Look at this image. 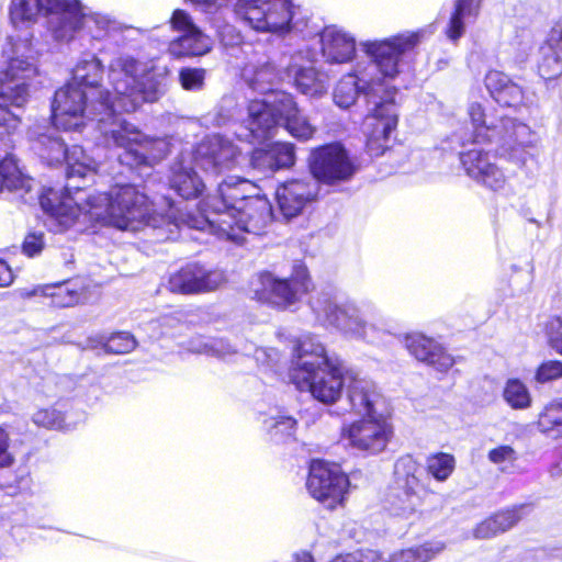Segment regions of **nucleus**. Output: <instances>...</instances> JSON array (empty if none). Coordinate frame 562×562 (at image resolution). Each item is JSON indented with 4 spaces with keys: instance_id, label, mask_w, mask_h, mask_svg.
I'll list each match as a JSON object with an SVG mask.
<instances>
[{
    "instance_id": "603ef678",
    "label": "nucleus",
    "mask_w": 562,
    "mask_h": 562,
    "mask_svg": "<svg viewBox=\"0 0 562 562\" xmlns=\"http://www.w3.org/2000/svg\"><path fill=\"white\" fill-rule=\"evenodd\" d=\"M205 70L201 68H182L179 72V80L186 90H200L204 85Z\"/></svg>"
},
{
    "instance_id": "72a5a7b5",
    "label": "nucleus",
    "mask_w": 562,
    "mask_h": 562,
    "mask_svg": "<svg viewBox=\"0 0 562 562\" xmlns=\"http://www.w3.org/2000/svg\"><path fill=\"white\" fill-rule=\"evenodd\" d=\"M211 38L202 31L182 34L169 44V52L176 57L202 56L212 48Z\"/></svg>"
},
{
    "instance_id": "f704fd0d",
    "label": "nucleus",
    "mask_w": 562,
    "mask_h": 562,
    "mask_svg": "<svg viewBox=\"0 0 562 562\" xmlns=\"http://www.w3.org/2000/svg\"><path fill=\"white\" fill-rule=\"evenodd\" d=\"M243 76L254 91L263 95L261 99H267L269 94L280 91L272 89L277 82L278 72L276 67L268 61L259 66H247Z\"/></svg>"
},
{
    "instance_id": "6ab92c4d",
    "label": "nucleus",
    "mask_w": 562,
    "mask_h": 562,
    "mask_svg": "<svg viewBox=\"0 0 562 562\" xmlns=\"http://www.w3.org/2000/svg\"><path fill=\"white\" fill-rule=\"evenodd\" d=\"M308 52L299 50L291 56L286 75L295 89L311 99H321L327 94L329 76L307 60Z\"/></svg>"
},
{
    "instance_id": "79ce46f5",
    "label": "nucleus",
    "mask_w": 562,
    "mask_h": 562,
    "mask_svg": "<svg viewBox=\"0 0 562 562\" xmlns=\"http://www.w3.org/2000/svg\"><path fill=\"white\" fill-rule=\"evenodd\" d=\"M456 469V459L452 454L437 452L427 457V473L437 482H446Z\"/></svg>"
},
{
    "instance_id": "f3484780",
    "label": "nucleus",
    "mask_w": 562,
    "mask_h": 562,
    "mask_svg": "<svg viewBox=\"0 0 562 562\" xmlns=\"http://www.w3.org/2000/svg\"><path fill=\"white\" fill-rule=\"evenodd\" d=\"M310 494L328 508L344 501L349 487L348 476L336 464L314 460L306 482Z\"/></svg>"
},
{
    "instance_id": "ddd939ff",
    "label": "nucleus",
    "mask_w": 562,
    "mask_h": 562,
    "mask_svg": "<svg viewBox=\"0 0 562 562\" xmlns=\"http://www.w3.org/2000/svg\"><path fill=\"white\" fill-rule=\"evenodd\" d=\"M392 436V426L381 416L363 417L345 424L340 434L346 447L367 456L384 451Z\"/></svg>"
},
{
    "instance_id": "774afa93",
    "label": "nucleus",
    "mask_w": 562,
    "mask_h": 562,
    "mask_svg": "<svg viewBox=\"0 0 562 562\" xmlns=\"http://www.w3.org/2000/svg\"><path fill=\"white\" fill-rule=\"evenodd\" d=\"M296 562H314V561H313V558L311 554L302 553L301 555L297 557Z\"/></svg>"
},
{
    "instance_id": "9d476101",
    "label": "nucleus",
    "mask_w": 562,
    "mask_h": 562,
    "mask_svg": "<svg viewBox=\"0 0 562 562\" xmlns=\"http://www.w3.org/2000/svg\"><path fill=\"white\" fill-rule=\"evenodd\" d=\"M36 75L35 64L23 56L9 57L0 66V125L18 126L19 117L9 105L21 108L29 98L27 81Z\"/></svg>"
},
{
    "instance_id": "a878e982",
    "label": "nucleus",
    "mask_w": 562,
    "mask_h": 562,
    "mask_svg": "<svg viewBox=\"0 0 562 562\" xmlns=\"http://www.w3.org/2000/svg\"><path fill=\"white\" fill-rule=\"evenodd\" d=\"M194 167V160L189 154H182L171 167L170 187L183 199L198 198L205 188Z\"/></svg>"
},
{
    "instance_id": "a19ab883",
    "label": "nucleus",
    "mask_w": 562,
    "mask_h": 562,
    "mask_svg": "<svg viewBox=\"0 0 562 562\" xmlns=\"http://www.w3.org/2000/svg\"><path fill=\"white\" fill-rule=\"evenodd\" d=\"M504 401L517 411H524L531 406L532 396L527 385L518 379H509L503 390Z\"/></svg>"
},
{
    "instance_id": "69168bd1",
    "label": "nucleus",
    "mask_w": 562,
    "mask_h": 562,
    "mask_svg": "<svg viewBox=\"0 0 562 562\" xmlns=\"http://www.w3.org/2000/svg\"><path fill=\"white\" fill-rule=\"evenodd\" d=\"M557 323L561 331L550 338V345L558 353L562 356V321L557 319Z\"/></svg>"
},
{
    "instance_id": "1a4fd4ad",
    "label": "nucleus",
    "mask_w": 562,
    "mask_h": 562,
    "mask_svg": "<svg viewBox=\"0 0 562 562\" xmlns=\"http://www.w3.org/2000/svg\"><path fill=\"white\" fill-rule=\"evenodd\" d=\"M311 306L319 321L367 342L376 344L393 334L392 326L383 319L366 321L353 303L338 304L330 292H319L312 299Z\"/></svg>"
},
{
    "instance_id": "aec40b11",
    "label": "nucleus",
    "mask_w": 562,
    "mask_h": 562,
    "mask_svg": "<svg viewBox=\"0 0 562 562\" xmlns=\"http://www.w3.org/2000/svg\"><path fill=\"white\" fill-rule=\"evenodd\" d=\"M318 182L310 176L291 179L278 187L276 198L282 215L292 218L316 201Z\"/></svg>"
},
{
    "instance_id": "3c124183",
    "label": "nucleus",
    "mask_w": 562,
    "mask_h": 562,
    "mask_svg": "<svg viewBox=\"0 0 562 562\" xmlns=\"http://www.w3.org/2000/svg\"><path fill=\"white\" fill-rule=\"evenodd\" d=\"M562 378V362L558 360H548L542 362L535 374L537 383L544 384Z\"/></svg>"
},
{
    "instance_id": "680f3d73",
    "label": "nucleus",
    "mask_w": 562,
    "mask_h": 562,
    "mask_svg": "<svg viewBox=\"0 0 562 562\" xmlns=\"http://www.w3.org/2000/svg\"><path fill=\"white\" fill-rule=\"evenodd\" d=\"M255 358L257 361L270 366L272 363L278 362L280 355L278 350L273 348H257L255 351Z\"/></svg>"
},
{
    "instance_id": "13d9d810",
    "label": "nucleus",
    "mask_w": 562,
    "mask_h": 562,
    "mask_svg": "<svg viewBox=\"0 0 562 562\" xmlns=\"http://www.w3.org/2000/svg\"><path fill=\"white\" fill-rule=\"evenodd\" d=\"M542 46L547 50L554 49L562 54V18L554 22Z\"/></svg>"
},
{
    "instance_id": "c03bdc74",
    "label": "nucleus",
    "mask_w": 562,
    "mask_h": 562,
    "mask_svg": "<svg viewBox=\"0 0 562 562\" xmlns=\"http://www.w3.org/2000/svg\"><path fill=\"white\" fill-rule=\"evenodd\" d=\"M196 268L198 265H188L169 279V289L175 293H196Z\"/></svg>"
},
{
    "instance_id": "6e6552de",
    "label": "nucleus",
    "mask_w": 562,
    "mask_h": 562,
    "mask_svg": "<svg viewBox=\"0 0 562 562\" xmlns=\"http://www.w3.org/2000/svg\"><path fill=\"white\" fill-rule=\"evenodd\" d=\"M94 199L93 216L119 229L138 231L143 226L158 227L165 222L161 215L155 213L147 195L135 186H115L109 193L94 192Z\"/></svg>"
},
{
    "instance_id": "8fccbe9b",
    "label": "nucleus",
    "mask_w": 562,
    "mask_h": 562,
    "mask_svg": "<svg viewBox=\"0 0 562 562\" xmlns=\"http://www.w3.org/2000/svg\"><path fill=\"white\" fill-rule=\"evenodd\" d=\"M135 347V338L126 331L112 335L104 344V348L108 352L117 355L128 353L134 350Z\"/></svg>"
},
{
    "instance_id": "2f4dec72",
    "label": "nucleus",
    "mask_w": 562,
    "mask_h": 562,
    "mask_svg": "<svg viewBox=\"0 0 562 562\" xmlns=\"http://www.w3.org/2000/svg\"><path fill=\"white\" fill-rule=\"evenodd\" d=\"M482 0H454L453 10L445 30L451 42H457L465 33V25L474 21L481 8Z\"/></svg>"
},
{
    "instance_id": "c85d7f7f",
    "label": "nucleus",
    "mask_w": 562,
    "mask_h": 562,
    "mask_svg": "<svg viewBox=\"0 0 562 562\" xmlns=\"http://www.w3.org/2000/svg\"><path fill=\"white\" fill-rule=\"evenodd\" d=\"M524 506L499 510L487 517L473 529L476 539H490L513 528L521 518Z\"/></svg>"
},
{
    "instance_id": "bb28decb",
    "label": "nucleus",
    "mask_w": 562,
    "mask_h": 562,
    "mask_svg": "<svg viewBox=\"0 0 562 562\" xmlns=\"http://www.w3.org/2000/svg\"><path fill=\"white\" fill-rule=\"evenodd\" d=\"M31 146L33 151L47 164H57L66 161L67 170H69V155L77 148H80L85 154L82 147L72 146L70 149L66 148L64 140L57 136L55 131L47 133H31ZM68 176V171H66Z\"/></svg>"
},
{
    "instance_id": "37998d69",
    "label": "nucleus",
    "mask_w": 562,
    "mask_h": 562,
    "mask_svg": "<svg viewBox=\"0 0 562 562\" xmlns=\"http://www.w3.org/2000/svg\"><path fill=\"white\" fill-rule=\"evenodd\" d=\"M405 346L417 360L427 362L436 356L435 350L439 345L431 338L414 333L405 337Z\"/></svg>"
},
{
    "instance_id": "e433bc0d",
    "label": "nucleus",
    "mask_w": 562,
    "mask_h": 562,
    "mask_svg": "<svg viewBox=\"0 0 562 562\" xmlns=\"http://www.w3.org/2000/svg\"><path fill=\"white\" fill-rule=\"evenodd\" d=\"M262 424L270 440L277 445L286 443L293 439L296 422L279 411L263 415Z\"/></svg>"
},
{
    "instance_id": "c9c22d12",
    "label": "nucleus",
    "mask_w": 562,
    "mask_h": 562,
    "mask_svg": "<svg viewBox=\"0 0 562 562\" xmlns=\"http://www.w3.org/2000/svg\"><path fill=\"white\" fill-rule=\"evenodd\" d=\"M38 293L52 297L53 304L59 307L71 306L87 299L85 292L79 290L77 282L49 284L33 291V294Z\"/></svg>"
},
{
    "instance_id": "4468645a",
    "label": "nucleus",
    "mask_w": 562,
    "mask_h": 562,
    "mask_svg": "<svg viewBox=\"0 0 562 562\" xmlns=\"http://www.w3.org/2000/svg\"><path fill=\"white\" fill-rule=\"evenodd\" d=\"M308 282L307 272L302 267L288 279L263 272L258 276L252 291L259 301L285 308L297 302L307 291Z\"/></svg>"
},
{
    "instance_id": "09e8293b",
    "label": "nucleus",
    "mask_w": 562,
    "mask_h": 562,
    "mask_svg": "<svg viewBox=\"0 0 562 562\" xmlns=\"http://www.w3.org/2000/svg\"><path fill=\"white\" fill-rule=\"evenodd\" d=\"M420 468L412 456H404L395 463V472L400 476H405V486L414 490L418 486L419 480L417 473Z\"/></svg>"
},
{
    "instance_id": "a211bd4d",
    "label": "nucleus",
    "mask_w": 562,
    "mask_h": 562,
    "mask_svg": "<svg viewBox=\"0 0 562 562\" xmlns=\"http://www.w3.org/2000/svg\"><path fill=\"white\" fill-rule=\"evenodd\" d=\"M189 155L196 167L209 175L218 176L235 168L240 149L228 137L214 134L202 139Z\"/></svg>"
},
{
    "instance_id": "39448f33",
    "label": "nucleus",
    "mask_w": 562,
    "mask_h": 562,
    "mask_svg": "<svg viewBox=\"0 0 562 562\" xmlns=\"http://www.w3.org/2000/svg\"><path fill=\"white\" fill-rule=\"evenodd\" d=\"M50 16L56 38L68 41L76 33L103 40L121 31L120 22L83 7L78 0H11L10 19L14 25L34 22L40 14Z\"/></svg>"
},
{
    "instance_id": "052dcab7",
    "label": "nucleus",
    "mask_w": 562,
    "mask_h": 562,
    "mask_svg": "<svg viewBox=\"0 0 562 562\" xmlns=\"http://www.w3.org/2000/svg\"><path fill=\"white\" fill-rule=\"evenodd\" d=\"M436 356L428 359L427 363L436 367L439 371H446L453 366V358L445 352L440 346L435 350Z\"/></svg>"
},
{
    "instance_id": "5701e85b",
    "label": "nucleus",
    "mask_w": 562,
    "mask_h": 562,
    "mask_svg": "<svg viewBox=\"0 0 562 562\" xmlns=\"http://www.w3.org/2000/svg\"><path fill=\"white\" fill-rule=\"evenodd\" d=\"M461 164L469 177L477 183L493 190H502L506 184L504 172L491 161L490 155L480 144L461 154Z\"/></svg>"
},
{
    "instance_id": "c756f323",
    "label": "nucleus",
    "mask_w": 562,
    "mask_h": 562,
    "mask_svg": "<svg viewBox=\"0 0 562 562\" xmlns=\"http://www.w3.org/2000/svg\"><path fill=\"white\" fill-rule=\"evenodd\" d=\"M485 86L494 100L502 105L516 106L522 101L521 88L502 71H488L485 76Z\"/></svg>"
},
{
    "instance_id": "e2e57ef3",
    "label": "nucleus",
    "mask_w": 562,
    "mask_h": 562,
    "mask_svg": "<svg viewBox=\"0 0 562 562\" xmlns=\"http://www.w3.org/2000/svg\"><path fill=\"white\" fill-rule=\"evenodd\" d=\"M13 273L8 263L0 259V288L9 286L13 282Z\"/></svg>"
},
{
    "instance_id": "4d7b16f0",
    "label": "nucleus",
    "mask_w": 562,
    "mask_h": 562,
    "mask_svg": "<svg viewBox=\"0 0 562 562\" xmlns=\"http://www.w3.org/2000/svg\"><path fill=\"white\" fill-rule=\"evenodd\" d=\"M329 562H381V555L376 551L368 550L338 555Z\"/></svg>"
},
{
    "instance_id": "b1692460",
    "label": "nucleus",
    "mask_w": 562,
    "mask_h": 562,
    "mask_svg": "<svg viewBox=\"0 0 562 562\" xmlns=\"http://www.w3.org/2000/svg\"><path fill=\"white\" fill-rule=\"evenodd\" d=\"M321 54L327 64H347L356 56V37L337 25L319 32Z\"/></svg>"
},
{
    "instance_id": "7c9ffc66",
    "label": "nucleus",
    "mask_w": 562,
    "mask_h": 562,
    "mask_svg": "<svg viewBox=\"0 0 562 562\" xmlns=\"http://www.w3.org/2000/svg\"><path fill=\"white\" fill-rule=\"evenodd\" d=\"M469 116L473 126V143L494 142L503 132L502 121L505 117H502L497 124V119L493 114L486 113V109L481 103L470 104Z\"/></svg>"
},
{
    "instance_id": "bf43d9fd",
    "label": "nucleus",
    "mask_w": 562,
    "mask_h": 562,
    "mask_svg": "<svg viewBox=\"0 0 562 562\" xmlns=\"http://www.w3.org/2000/svg\"><path fill=\"white\" fill-rule=\"evenodd\" d=\"M9 447V434L4 428L0 427V468H9L14 463L15 459Z\"/></svg>"
},
{
    "instance_id": "393cba45",
    "label": "nucleus",
    "mask_w": 562,
    "mask_h": 562,
    "mask_svg": "<svg viewBox=\"0 0 562 562\" xmlns=\"http://www.w3.org/2000/svg\"><path fill=\"white\" fill-rule=\"evenodd\" d=\"M295 164V146L288 142H276L254 149L250 166L262 175L288 169Z\"/></svg>"
},
{
    "instance_id": "2eb2a0df",
    "label": "nucleus",
    "mask_w": 562,
    "mask_h": 562,
    "mask_svg": "<svg viewBox=\"0 0 562 562\" xmlns=\"http://www.w3.org/2000/svg\"><path fill=\"white\" fill-rule=\"evenodd\" d=\"M312 178L318 183L337 184L348 181L356 167L340 144H328L315 148L308 158Z\"/></svg>"
},
{
    "instance_id": "4c0bfd02",
    "label": "nucleus",
    "mask_w": 562,
    "mask_h": 562,
    "mask_svg": "<svg viewBox=\"0 0 562 562\" xmlns=\"http://www.w3.org/2000/svg\"><path fill=\"white\" fill-rule=\"evenodd\" d=\"M537 428L549 437H562V397L553 398L544 404L538 414Z\"/></svg>"
},
{
    "instance_id": "423d86ee",
    "label": "nucleus",
    "mask_w": 562,
    "mask_h": 562,
    "mask_svg": "<svg viewBox=\"0 0 562 562\" xmlns=\"http://www.w3.org/2000/svg\"><path fill=\"white\" fill-rule=\"evenodd\" d=\"M69 170L65 191L59 193L54 189L46 190L40 196V203L46 213V225L53 233H64L68 229L99 222L91 213L92 202L95 203L94 192L86 193L79 181H92L97 173L98 164L80 148L69 155Z\"/></svg>"
},
{
    "instance_id": "473e14b6",
    "label": "nucleus",
    "mask_w": 562,
    "mask_h": 562,
    "mask_svg": "<svg viewBox=\"0 0 562 562\" xmlns=\"http://www.w3.org/2000/svg\"><path fill=\"white\" fill-rule=\"evenodd\" d=\"M420 503V497L415 488L398 487L387 496L386 510L394 518L409 520L417 516Z\"/></svg>"
},
{
    "instance_id": "0eeeda50",
    "label": "nucleus",
    "mask_w": 562,
    "mask_h": 562,
    "mask_svg": "<svg viewBox=\"0 0 562 562\" xmlns=\"http://www.w3.org/2000/svg\"><path fill=\"white\" fill-rule=\"evenodd\" d=\"M299 140L311 139L316 131L299 109L294 97L286 91L271 93L267 99H254L247 108L243 123L246 133L238 136L247 142H262L274 135L278 124Z\"/></svg>"
},
{
    "instance_id": "864d4df0",
    "label": "nucleus",
    "mask_w": 562,
    "mask_h": 562,
    "mask_svg": "<svg viewBox=\"0 0 562 562\" xmlns=\"http://www.w3.org/2000/svg\"><path fill=\"white\" fill-rule=\"evenodd\" d=\"M192 350L198 353H206L211 356H216L223 359H226L227 357L235 353V350L233 347L222 340H211L204 344L199 345L198 347H193Z\"/></svg>"
},
{
    "instance_id": "cd10ccee",
    "label": "nucleus",
    "mask_w": 562,
    "mask_h": 562,
    "mask_svg": "<svg viewBox=\"0 0 562 562\" xmlns=\"http://www.w3.org/2000/svg\"><path fill=\"white\" fill-rule=\"evenodd\" d=\"M2 189H7L26 203L34 200L31 194L33 179L23 175L12 157H7L0 162V191Z\"/></svg>"
},
{
    "instance_id": "f8f14e48",
    "label": "nucleus",
    "mask_w": 562,
    "mask_h": 562,
    "mask_svg": "<svg viewBox=\"0 0 562 562\" xmlns=\"http://www.w3.org/2000/svg\"><path fill=\"white\" fill-rule=\"evenodd\" d=\"M322 369H314L312 372L303 371L302 375H294L291 382L300 391H307L312 396L324 404H334L340 398L344 385L348 383V374L352 368L337 358L322 366Z\"/></svg>"
},
{
    "instance_id": "412c9836",
    "label": "nucleus",
    "mask_w": 562,
    "mask_h": 562,
    "mask_svg": "<svg viewBox=\"0 0 562 562\" xmlns=\"http://www.w3.org/2000/svg\"><path fill=\"white\" fill-rule=\"evenodd\" d=\"M346 401L348 412L363 418L376 416L379 407L383 404V396L372 380L353 369L348 374Z\"/></svg>"
},
{
    "instance_id": "de8ad7c7",
    "label": "nucleus",
    "mask_w": 562,
    "mask_h": 562,
    "mask_svg": "<svg viewBox=\"0 0 562 562\" xmlns=\"http://www.w3.org/2000/svg\"><path fill=\"white\" fill-rule=\"evenodd\" d=\"M226 281L223 271L206 270L201 266L196 268V293L207 292L217 289Z\"/></svg>"
},
{
    "instance_id": "f257e3e1",
    "label": "nucleus",
    "mask_w": 562,
    "mask_h": 562,
    "mask_svg": "<svg viewBox=\"0 0 562 562\" xmlns=\"http://www.w3.org/2000/svg\"><path fill=\"white\" fill-rule=\"evenodd\" d=\"M423 32L405 31L382 40L360 42L361 52L368 60H359L352 71L342 76L334 90V102L341 109L353 105L362 93L367 113L362 131L367 149L373 157L382 156L389 148L392 133L398 123L395 102L396 89L384 86L400 74L406 54L420 42Z\"/></svg>"
},
{
    "instance_id": "6e6d98bb",
    "label": "nucleus",
    "mask_w": 562,
    "mask_h": 562,
    "mask_svg": "<svg viewBox=\"0 0 562 562\" xmlns=\"http://www.w3.org/2000/svg\"><path fill=\"white\" fill-rule=\"evenodd\" d=\"M44 233H29L23 241L22 250L27 257H34L42 252L45 247Z\"/></svg>"
},
{
    "instance_id": "7ed1b4c3",
    "label": "nucleus",
    "mask_w": 562,
    "mask_h": 562,
    "mask_svg": "<svg viewBox=\"0 0 562 562\" xmlns=\"http://www.w3.org/2000/svg\"><path fill=\"white\" fill-rule=\"evenodd\" d=\"M168 68L154 59H138L128 54L114 57L109 66V81L113 89L98 90L103 76L101 60L92 54L83 55L72 70L71 83L99 97L100 104L109 117L114 106L130 113L144 103L158 101L166 91Z\"/></svg>"
},
{
    "instance_id": "ea45409f",
    "label": "nucleus",
    "mask_w": 562,
    "mask_h": 562,
    "mask_svg": "<svg viewBox=\"0 0 562 562\" xmlns=\"http://www.w3.org/2000/svg\"><path fill=\"white\" fill-rule=\"evenodd\" d=\"M32 419L35 425L47 429L71 430L77 426L69 413H63L55 407L38 409Z\"/></svg>"
},
{
    "instance_id": "338daca9",
    "label": "nucleus",
    "mask_w": 562,
    "mask_h": 562,
    "mask_svg": "<svg viewBox=\"0 0 562 562\" xmlns=\"http://www.w3.org/2000/svg\"><path fill=\"white\" fill-rule=\"evenodd\" d=\"M224 111V106L222 105L218 110H216V112L213 114V119H212V122L217 125V126H221V125H225L229 119H231V114L229 113H223Z\"/></svg>"
},
{
    "instance_id": "9b49d317",
    "label": "nucleus",
    "mask_w": 562,
    "mask_h": 562,
    "mask_svg": "<svg viewBox=\"0 0 562 562\" xmlns=\"http://www.w3.org/2000/svg\"><path fill=\"white\" fill-rule=\"evenodd\" d=\"M234 12L256 32L281 35L291 31L294 5L291 0H235Z\"/></svg>"
},
{
    "instance_id": "20e7f679",
    "label": "nucleus",
    "mask_w": 562,
    "mask_h": 562,
    "mask_svg": "<svg viewBox=\"0 0 562 562\" xmlns=\"http://www.w3.org/2000/svg\"><path fill=\"white\" fill-rule=\"evenodd\" d=\"M200 215L179 221L195 229L210 228L222 238L241 241L243 234L261 235L273 220L272 205L251 181L227 177L200 202Z\"/></svg>"
},
{
    "instance_id": "0e129e2a",
    "label": "nucleus",
    "mask_w": 562,
    "mask_h": 562,
    "mask_svg": "<svg viewBox=\"0 0 562 562\" xmlns=\"http://www.w3.org/2000/svg\"><path fill=\"white\" fill-rule=\"evenodd\" d=\"M192 3L201 7L206 12H212L224 7L227 0H190Z\"/></svg>"
},
{
    "instance_id": "49530a36",
    "label": "nucleus",
    "mask_w": 562,
    "mask_h": 562,
    "mask_svg": "<svg viewBox=\"0 0 562 562\" xmlns=\"http://www.w3.org/2000/svg\"><path fill=\"white\" fill-rule=\"evenodd\" d=\"M487 460L502 472H507L518 460V452L510 445H499L487 452Z\"/></svg>"
},
{
    "instance_id": "a18cd8bd",
    "label": "nucleus",
    "mask_w": 562,
    "mask_h": 562,
    "mask_svg": "<svg viewBox=\"0 0 562 562\" xmlns=\"http://www.w3.org/2000/svg\"><path fill=\"white\" fill-rule=\"evenodd\" d=\"M541 61L539 63L540 76L544 79H554L562 74V54L554 49L540 48Z\"/></svg>"
},
{
    "instance_id": "4be33fe9",
    "label": "nucleus",
    "mask_w": 562,
    "mask_h": 562,
    "mask_svg": "<svg viewBox=\"0 0 562 562\" xmlns=\"http://www.w3.org/2000/svg\"><path fill=\"white\" fill-rule=\"evenodd\" d=\"M339 358L334 353H328L325 346L316 336L305 333L293 340L292 346V366L289 378L302 375L303 369L312 372L314 369H322L327 362Z\"/></svg>"
},
{
    "instance_id": "5fc2aeb1",
    "label": "nucleus",
    "mask_w": 562,
    "mask_h": 562,
    "mask_svg": "<svg viewBox=\"0 0 562 562\" xmlns=\"http://www.w3.org/2000/svg\"><path fill=\"white\" fill-rule=\"evenodd\" d=\"M171 27L182 34L201 31L194 23L192 18L184 10H175L170 19Z\"/></svg>"
},
{
    "instance_id": "58836bf2",
    "label": "nucleus",
    "mask_w": 562,
    "mask_h": 562,
    "mask_svg": "<svg viewBox=\"0 0 562 562\" xmlns=\"http://www.w3.org/2000/svg\"><path fill=\"white\" fill-rule=\"evenodd\" d=\"M445 544L440 541H430L422 546L394 552L389 562H428L441 552Z\"/></svg>"
},
{
    "instance_id": "f03ea898",
    "label": "nucleus",
    "mask_w": 562,
    "mask_h": 562,
    "mask_svg": "<svg viewBox=\"0 0 562 562\" xmlns=\"http://www.w3.org/2000/svg\"><path fill=\"white\" fill-rule=\"evenodd\" d=\"M121 110L114 106L109 117L102 109L99 97L75 83H67L56 91L52 104V119L57 128L79 131L89 120L98 121V130L106 146L122 149L119 160L130 168L151 166L169 150L164 138H149L121 116Z\"/></svg>"
},
{
    "instance_id": "dca6fc26",
    "label": "nucleus",
    "mask_w": 562,
    "mask_h": 562,
    "mask_svg": "<svg viewBox=\"0 0 562 562\" xmlns=\"http://www.w3.org/2000/svg\"><path fill=\"white\" fill-rule=\"evenodd\" d=\"M503 132L494 139L499 143V154L521 169L537 164V139L530 127L512 119L502 121Z\"/></svg>"
}]
</instances>
